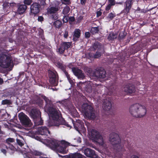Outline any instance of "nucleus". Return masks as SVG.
I'll use <instances>...</instances> for the list:
<instances>
[{
  "mask_svg": "<svg viewBox=\"0 0 158 158\" xmlns=\"http://www.w3.org/2000/svg\"><path fill=\"white\" fill-rule=\"evenodd\" d=\"M72 122L74 128L79 133L81 134V133L85 132V129L84 127V123L81 120H77L75 123H74L72 120Z\"/></svg>",
  "mask_w": 158,
  "mask_h": 158,
  "instance_id": "obj_10",
  "label": "nucleus"
},
{
  "mask_svg": "<svg viewBox=\"0 0 158 158\" xmlns=\"http://www.w3.org/2000/svg\"><path fill=\"white\" fill-rule=\"evenodd\" d=\"M131 158H139V157L135 155H133L131 156Z\"/></svg>",
  "mask_w": 158,
  "mask_h": 158,
  "instance_id": "obj_53",
  "label": "nucleus"
},
{
  "mask_svg": "<svg viewBox=\"0 0 158 158\" xmlns=\"http://www.w3.org/2000/svg\"><path fill=\"white\" fill-rule=\"evenodd\" d=\"M72 71L74 75L78 78L83 79L85 76L82 71L80 69L76 68H73Z\"/></svg>",
  "mask_w": 158,
  "mask_h": 158,
  "instance_id": "obj_14",
  "label": "nucleus"
},
{
  "mask_svg": "<svg viewBox=\"0 0 158 158\" xmlns=\"http://www.w3.org/2000/svg\"><path fill=\"white\" fill-rule=\"evenodd\" d=\"M16 5V3L15 2L9 3L8 2H6L4 3L3 6L4 9L6 10L10 8H13Z\"/></svg>",
  "mask_w": 158,
  "mask_h": 158,
  "instance_id": "obj_23",
  "label": "nucleus"
},
{
  "mask_svg": "<svg viewBox=\"0 0 158 158\" xmlns=\"http://www.w3.org/2000/svg\"><path fill=\"white\" fill-rule=\"evenodd\" d=\"M117 3H118V4H122V3L121 2H118Z\"/></svg>",
  "mask_w": 158,
  "mask_h": 158,
  "instance_id": "obj_57",
  "label": "nucleus"
},
{
  "mask_svg": "<svg viewBox=\"0 0 158 158\" xmlns=\"http://www.w3.org/2000/svg\"><path fill=\"white\" fill-rule=\"evenodd\" d=\"M81 31L79 29H76L74 32L73 36L77 38H78L80 36Z\"/></svg>",
  "mask_w": 158,
  "mask_h": 158,
  "instance_id": "obj_28",
  "label": "nucleus"
},
{
  "mask_svg": "<svg viewBox=\"0 0 158 158\" xmlns=\"http://www.w3.org/2000/svg\"><path fill=\"white\" fill-rule=\"evenodd\" d=\"M70 10V7L69 6H66L65 7H64L63 10V14L64 15H67L69 12Z\"/></svg>",
  "mask_w": 158,
  "mask_h": 158,
  "instance_id": "obj_29",
  "label": "nucleus"
},
{
  "mask_svg": "<svg viewBox=\"0 0 158 158\" xmlns=\"http://www.w3.org/2000/svg\"><path fill=\"white\" fill-rule=\"evenodd\" d=\"M24 3L25 5H29L32 2V0H24Z\"/></svg>",
  "mask_w": 158,
  "mask_h": 158,
  "instance_id": "obj_38",
  "label": "nucleus"
},
{
  "mask_svg": "<svg viewBox=\"0 0 158 158\" xmlns=\"http://www.w3.org/2000/svg\"><path fill=\"white\" fill-rule=\"evenodd\" d=\"M30 115L34 119V123L36 125H41L43 123L40 116V112L37 109H33L31 112Z\"/></svg>",
  "mask_w": 158,
  "mask_h": 158,
  "instance_id": "obj_8",
  "label": "nucleus"
},
{
  "mask_svg": "<svg viewBox=\"0 0 158 158\" xmlns=\"http://www.w3.org/2000/svg\"><path fill=\"white\" fill-rule=\"evenodd\" d=\"M129 112L133 116L141 117L146 113V110L144 106L135 104L131 105L129 108Z\"/></svg>",
  "mask_w": 158,
  "mask_h": 158,
  "instance_id": "obj_3",
  "label": "nucleus"
},
{
  "mask_svg": "<svg viewBox=\"0 0 158 158\" xmlns=\"http://www.w3.org/2000/svg\"><path fill=\"white\" fill-rule=\"evenodd\" d=\"M106 72L105 71L103 70L100 71L99 72L97 71L95 73L96 76L97 77L100 78H104L106 77Z\"/></svg>",
  "mask_w": 158,
  "mask_h": 158,
  "instance_id": "obj_24",
  "label": "nucleus"
},
{
  "mask_svg": "<svg viewBox=\"0 0 158 158\" xmlns=\"http://www.w3.org/2000/svg\"><path fill=\"white\" fill-rule=\"evenodd\" d=\"M73 112L71 111L70 110V111L71 112V113L72 115H73V116H76L77 115V112L76 110L75 109V108L74 107H73Z\"/></svg>",
  "mask_w": 158,
  "mask_h": 158,
  "instance_id": "obj_36",
  "label": "nucleus"
},
{
  "mask_svg": "<svg viewBox=\"0 0 158 158\" xmlns=\"http://www.w3.org/2000/svg\"><path fill=\"white\" fill-rule=\"evenodd\" d=\"M68 36V32L66 30H65L64 32L63 36L65 38H67Z\"/></svg>",
  "mask_w": 158,
  "mask_h": 158,
  "instance_id": "obj_44",
  "label": "nucleus"
},
{
  "mask_svg": "<svg viewBox=\"0 0 158 158\" xmlns=\"http://www.w3.org/2000/svg\"><path fill=\"white\" fill-rule=\"evenodd\" d=\"M81 3L82 5H84L86 1V0H80Z\"/></svg>",
  "mask_w": 158,
  "mask_h": 158,
  "instance_id": "obj_52",
  "label": "nucleus"
},
{
  "mask_svg": "<svg viewBox=\"0 0 158 158\" xmlns=\"http://www.w3.org/2000/svg\"><path fill=\"white\" fill-rule=\"evenodd\" d=\"M96 85L93 84L91 82H89L86 85V91L90 93L92 92V90L94 89V87L96 86Z\"/></svg>",
  "mask_w": 158,
  "mask_h": 158,
  "instance_id": "obj_21",
  "label": "nucleus"
},
{
  "mask_svg": "<svg viewBox=\"0 0 158 158\" xmlns=\"http://www.w3.org/2000/svg\"><path fill=\"white\" fill-rule=\"evenodd\" d=\"M40 5L37 3H34L30 6V15H35L38 13L40 11Z\"/></svg>",
  "mask_w": 158,
  "mask_h": 158,
  "instance_id": "obj_12",
  "label": "nucleus"
},
{
  "mask_svg": "<svg viewBox=\"0 0 158 158\" xmlns=\"http://www.w3.org/2000/svg\"><path fill=\"white\" fill-rule=\"evenodd\" d=\"M140 10V9L139 7H138L137 10H138V11H139Z\"/></svg>",
  "mask_w": 158,
  "mask_h": 158,
  "instance_id": "obj_56",
  "label": "nucleus"
},
{
  "mask_svg": "<svg viewBox=\"0 0 158 158\" xmlns=\"http://www.w3.org/2000/svg\"><path fill=\"white\" fill-rule=\"evenodd\" d=\"M102 14V12L100 11H98L97 12V17H99Z\"/></svg>",
  "mask_w": 158,
  "mask_h": 158,
  "instance_id": "obj_49",
  "label": "nucleus"
},
{
  "mask_svg": "<svg viewBox=\"0 0 158 158\" xmlns=\"http://www.w3.org/2000/svg\"><path fill=\"white\" fill-rule=\"evenodd\" d=\"M48 73L50 83L53 85L56 86L58 83L56 72L55 71L53 72L51 70H49Z\"/></svg>",
  "mask_w": 158,
  "mask_h": 158,
  "instance_id": "obj_11",
  "label": "nucleus"
},
{
  "mask_svg": "<svg viewBox=\"0 0 158 158\" xmlns=\"http://www.w3.org/2000/svg\"><path fill=\"white\" fill-rule=\"evenodd\" d=\"M69 19V17L66 16H64L63 19V21L64 23H67Z\"/></svg>",
  "mask_w": 158,
  "mask_h": 158,
  "instance_id": "obj_45",
  "label": "nucleus"
},
{
  "mask_svg": "<svg viewBox=\"0 0 158 158\" xmlns=\"http://www.w3.org/2000/svg\"><path fill=\"white\" fill-rule=\"evenodd\" d=\"M35 139L49 146L52 150L63 154L67 153L68 151L67 147L71 145L76 146L75 145H70V143L64 140L60 141L54 139L50 140L47 139L43 141V139L37 136L35 137Z\"/></svg>",
  "mask_w": 158,
  "mask_h": 158,
  "instance_id": "obj_2",
  "label": "nucleus"
},
{
  "mask_svg": "<svg viewBox=\"0 0 158 158\" xmlns=\"http://www.w3.org/2000/svg\"><path fill=\"white\" fill-rule=\"evenodd\" d=\"M109 141L113 145L114 149L118 152L124 151V148L120 145V139L119 135L114 133H111L110 135Z\"/></svg>",
  "mask_w": 158,
  "mask_h": 158,
  "instance_id": "obj_4",
  "label": "nucleus"
},
{
  "mask_svg": "<svg viewBox=\"0 0 158 158\" xmlns=\"http://www.w3.org/2000/svg\"><path fill=\"white\" fill-rule=\"evenodd\" d=\"M14 141V140L13 139L11 138H9L6 139V142L8 144L10 143V142H13Z\"/></svg>",
  "mask_w": 158,
  "mask_h": 158,
  "instance_id": "obj_39",
  "label": "nucleus"
},
{
  "mask_svg": "<svg viewBox=\"0 0 158 158\" xmlns=\"http://www.w3.org/2000/svg\"><path fill=\"white\" fill-rule=\"evenodd\" d=\"M124 92L127 93L131 94L134 93L135 91V89L134 86L132 84H129L126 85L124 88Z\"/></svg>",
  "mask_w": 158,
  "mask_h": 158,
  "instance_id": "obj_17",
  "label": "nucleus"
},
{
  "mask_svg": "<svg viewBox=\"0 0 158 158\" xmlns=\"http://www.w3.org/2000/svg\"><path fill=\"white\" fill-rule=\"evenodd\" d=\"M18 117L22 124L26 127H31L32 123L29 118L24 113L21 112L18 114Z\"/></svg>",
  "mask_w": 158,
  "mask_h": 158,
  "instance_id": "obj_9",
  "label": "nucleus"
},
{
  "mask_svg": "<svg viewBox=\"0 0 158 158\" xmlns=\"http://www.w3.org/2000/svg\"><path fill=\"white\" fill-rule=\"evenodd\" d=\"M7 54L4 52H0V66L5 68H8L11 63L10 58Z\"/></svg>",
  "mask_w": 158,
  "mask_h": 158,
  "instance_id": "obj_7",
  "label": "nucleus"
},
{
  "mask_svg": "<svg viewBox=\"0 0 158 158\" xmlns=\"http://www.w3.org/2000/svg\"><path fill=\"white\" fill-rule=\"evenodd\" d=\"M77 141L78 143H81V140L80 138L79 137L78 138V139Z\"/></svg>",
  "mask_w": 158,
  "mask_h": 158,
  "instance_id": "obj_55",
  "label": "nucleus"
},
{
  "mask_svg": "<svg viewBox=\"0 0 158 158\" xmlns=\"http://www.w3.org/2000/svg\"><path fill=\"white\" fill-rule=\"evenodd\" d=\"M27 8V6L25 5H21L19 7L17 11V14H23Z\"/></svg>",
  "mask_w": 158,
  "mask_h": 158,
  "instance_id": "obj_22",
  "label": "nucleus"
},
{
  "mask_svg": "<svg viewBox=\"0 0 158 158\" xmlns=\"http://www.w3.org/2000/svg\"><path fill=\"white\" fill-rule=\"evenodd\" d=\"M101 56V53L97 52L94 56V58H98Z\"/></svg>",
  "mask_w": 158,
  "mask_h": 158,
  "instance_id": "obj_40",
  "label": "nucleus"
},
{
  "mask_svg": "<svg viewBox=\"0 0 158 158\" xmlns=\"http://www.w3.org/2000/svg\"><path fill=\"white\" fill-rule=\"evenodd\" d=\"M10 102V101L8 100H4L2 101V104L5 105L9 104Z\"/></svg>",
  "mask_w": 158,
  "mask_h": 158,
  "instance_id": "obj_43",
  "label": "nucleus"
},
{
  "mask_svg": "<svg viewBox=\"0 0 158 158\" xmlns=\"http://www.w3.org/2000/svg\"><path fill=\"white\" fill-rule=\"evenodd\" d=\"M59 67L62 70L64 71L65 69V66L64 65L61 63L58 64Z\"/></svg>",
  "mask_w": 158,
  "mask_h": 158,
  "instance_id": "obj_42",
  "label": "nucleus"
},
{
  "mask_svg": "<svg viewBox=\"0 0 158 158\" xmlns=\"http://www.w3.org/2000/svg\"><path fill=\"white\" fill-rule=\"evenodd\" d=\"M58 10L59 8L57 6H51L47 9V13L48 14H55L56 13Z\"/></svg>",
  "mask_w": 158,
  "mask_h": 158,
  "instance_id": "obj_20",
  "label": "nucleus"
},
{
  "mask_svg": "<svg viewBox=\"0 0 158 158\" xmlns=\"http://www.w3.org/2000/svg\"><path fill=\"white\" fill-rule=\"evenodd\" d=\"M93 50H95L98 49V50L102 51L103 52V46L101 45V44L98 43H95L93 45Z\"/></svg>",
  "mask_w": 158,
  "mask_h": 158,
  "instance_id": "obj_25",
  "label": "nucleus"
},
{
  "mask_svg": "<svg viewBox=\"0 0 158 158\" xmlns=\"http://www.w3.org/2000/svg\"><path fill=\"white\" fill-rule=\"evenodd\" d=\"M81 110L84 114V117L87 118L93 119L96 115L92 106L87 103H84L82 106Z\"/></svg>",
  "mask_w": 158,
  "mask_h": 158,
  "instance_id": "obj_6",
  "label": "nucleus"
},
{
  "mask_svg": "<svg viewBox=\"0 0 158 158\" xmlns=\"http://www.w3.org/2000/svg\"><path fill=\"white\" fill-rule=\"evenodd\" d=\"M57 19V17L56 16V17H55V18H54V19Z\"/></svg>",
  "mask_w": 158,
  "mask_h": 158,
  "instance_id": "obj_58",
  "label": "nucleus"
},
{
  "mask_svg": "<svg viewBox=\"0 0 158 158\" xmlns=\"http://www.w3.org/2000/svg\"><path fill=\"white\" fill-rule=\"evenodd\" d=\"M117 37V35L113 33H111L110 34L108 37V39L109 40H112L114 39H115Z\"/></svg>",
  "mask_w": 158,
  "mask_h": 158,
  "instance_id": "obj_32",
  "label": "nucleus"
},
{
  "mask_svg": "<svg viewBox=\"0 0 158 158\" xmlns=\"http://www.w3.org/2000/svg\"><path fill=\"white\" fill-rule=\"evenodd\" d=\"M52 89L53 90H54V89H53V88H52Z\"/></svg>",
  "mask_w": 158,
  "mask_h": 158,
  "instance_id": "obj_60",
  "label": "nucleus"
},
{
  "mask_svg": "<svg viewBox=\"0 0 158 158\" xmlns=\"http://www.w3.org/2000/svg\"><path fill=\"white\" fill-rule=\"evenodd\" d=\"M8 146H7V148H8V150L9 149L12 150H14L15 149V148L14 147V146H13L12 145H11L10 144H8Z\"/></svg>",
  "mask_w": 158,
  "mask_h": 158,
  "instance_id": "obj_41",
  "label": "nucleus"
},
{
  "mask_svg": "<svg viewBox=\"0 0 158 158\" xmlns=\"http://www.w3.org/2000/svg\"><path fill=\"white\" fill-rule=\"evenodd\" d=\"M38 20L39 21L42 22L43 20V17L41 16H39Z\"/></svg>",
  "mask_w": 158,
  "mask_h": 158,
  "instance_id": "obj_51",
  "label": "nucleus"
},
{
  "mask_svg": "<svg viewBox=\"0 0 158 158\" xmlns=\"http://www.w3.org/2000/svg\"><path fill=\"white\" fill-rule=\"evenodd\" d=\"M65 74L68 80L70 83L71 85H73V84L74 82L73 80H72L70 77L68 73L66 72H65Z\"/></svg>",
  "mask_w": 158,
  "mask_h": 158,
  "instance_id": "obj_35",
  "label": "nucleus"
},
{
  "mask_svg": "<svg viewBox=\"0 0 158 158\" xmlns=\"http://www.w3.org/2000/svg\"><path fill=\"white\" fill-rule=\"evenodd\" d=\"M1 148V152L3 153L4 154L6 155V149H8L7 146L5 144H3L1 145V146L0 147Z\"/></svg>",
  "mask_w": 158,
  "mask_h": 158,
  "instance_id": "obj_27",
  "label": "nucleus"
},
{
  "mask_svg": "<svg viewBox=\"0 0 158 158\" xmlns=\"http://www.w3.org/2000/svg\"><path fill=\"white\" fill-rule=\"evenodd\" d=\"M98 29L97 27H92L90 30V32L93 34H95L98 32Z\"/></svg>",
  "mask_w": 158,
  "mask_h": 158,
  "instance_id": "obj_33",
  "label": "nucleus"
},
{
  "mask_svg": "<svg viewBox=\"0 0 158 158\" xmlns=\"http://www.w3.org/2000/svg\"><path fill=\"white\" fill-rule=\"evenodd\" d=\"M134 0H126L125 2L123 13L127 14L129 12L134 2Z\"/></svg>",
  "mask_w": 158,
  "mask_h": 158,
  "instance_id": "obj_13",
  "label": "nucleus"
},
{
  "mask_svg": "<svg viewBox=\"0 0 158 158\" xmlns=\"http://www.w3.org/2000/svg\"><path fill=\"white\" fill-rule=\"evenodd\" d=\"M115 16V14L112 12L109 13L107 17V19L109 20H112Z\"/></svg>",
  "mask_w": 158,
  "mask_h": 158,
  "instance_id": "obj_34",
  "label": "nucleus"
},
{
  "mask_svg": "<svg viewBox=\"0 0 158 158\" xmlns=\"http://www.w3.org/2000/svg\"><path fill=\"white\" fill-rule=\"evenodd\" d=\"M84 154L87 156L92 158H99L94 151L89 148H86L84 151Z\"/></svg>",
  "mask_w": 158,
  "mask_h": 158,
  "instance_id": "obj_15",
  "label": "nucleus"
},
{
  "mask_svg": "<svg viewBox=\"0 0 158 158\" xmlns=\"http://www.w3.org/2000/svg\"><path fill=\"white\" fill-rule=\"evenodd\" d=\"M63 4L69 5L70 3V0H61Z\"/></svg>",
  "mask_w": 158,
  "mask_h": 158,
  "instance_id": "obj_37",
  "label": "nucleus"
},
{
  "mask_svg": "<svg viewBox=\"0 0 158 158\" xmlns=\"http://www.w3.org/2000/svg\"><path fill=\"white\" fill-rule=\"evenodd\" d=\"M110 3V4L112 5H114L115 4V0H108Z\"/></svg>",
  "mask_w": 158,
  "mask_h": 158,
  "instance_id": "obj_46",
  "label": "nucleus"
},
{
  "mask_svg": "<svg viewBox=\"0 0 158 158\" xmlns=\"http://www.w3.org/2000/svg\"><path fill=\"white\" fill-rule=\"evenodd\" d=\"M71 45L69 42H63L60 44V47L58 49V52L60 53H62L64 50L69 48Z\"/></svg>",
  "mask_w": 158,
  "mask_h": 158,
  "instance_id": "obj_16",
  "label": "nucleus"
},
{
  "mask_svg": "<svg viewBox=\"0 0 158 158\" xmlns=\"http://www.w3.org/2000/svg\"><path fill=\"white\" fill-rule=\"evenodd\" d=\"M69 21L71 22H73L75 20L74 17L73 16L70 17L69 18Z\"/></svg>",
  "mask_w": 158,
  "mask_h": 158,
  "instance_id": "obj_50",
  "label": "nucleus"
},
{
  "mask_svg": "<svg viewBox=\"0 0 158 158\" xmlns=\"http://www.w3.org/2000/svg\"><path fill=\"white\" fill-rule=\"evenodd\" d=\"M54 24L56 27L59 28L62 25V22L61 21L57 20L55 22Z\"/></svg>",
  "mask_w": 158,
  "mask_h": 158,
  "instance_id": "obj_31",
  "label": "nucleus"
},
{
  "mask_svg": "<svg viewBox=\"0 0 158 158\" xmlns=\"http://www.w3.org/2000/svg\"><path fill=\"white\" fill-rule=\"evenodd\" d=\"M90 34L89 32H86L85 33V37L89 38L90 37Z\"/></svg>",
  "mask_w": 158,
  "mask_h": 158,
  "instance_id": "obj_47",
  "label": "nucleus"
},
{
  "mask_svg": "<svg viewBox=\"0 0 158 158\" xmlns=\"http://www.w3.org/2000/svg\"><path fill=\"white\" fill-rule=\"evenodd\" d=\"M42 99L45 101L46 105L44 110L48 112L49 116V119L48 120L47 124L48 126H58L60 124H62L70 129L71 126L62 118L60 111L55 106L52 105L51 100L48 98L43 95H41L40 98H38L36 103L41 106L43 104Z\"/></svg>",
  "mask_w": 158,
  "mask_h": 158,
  "instance_id": "obj_1",
  "label": "nucleus"
},
{
  "mask_svg": "<svg viewBox=\"0 0 158 158\" xmlns=\"http://www.w3.org/2000/svg\"><path fill=\"white\" fill-rule=\"evenodd\" d=\"M88 130L89 137L93 141L98 143L99 145H103L104 140L100 133L96 130L91 129L88 126Z\"/></svg>",
  "mask_w": 158,
  "mask_h": 158,
  "instance_id": "obj_5",
  "label": "nucleus"
},
{
  "mask_svg": "<svg viewBox=\"0 0 158 158\" xmlns=\"http://www.w3.org/2000/svg\"><path fill=\"white\" fill-rule=\"evenodd\" d=\"M83 156L79 153H76L72 155L70 158H83Z\"/></svg>",
  "mask_w": 158,
  "mask_h": 158,
  "instance_id": "obj_30",
  "label": "nucleus"
},
{
  "mask_svg": "<svg viewBox=\"0 0 158 158\" xmlns=\"http://www.w3.org/2000/svg\"><path fill=\"white\" fill-rule=\"evenodd\" d=\"M38 132L40 135H48L50 134V132L46 127H39L38 130Z\"/></svg>",
  "mask_w": 158,
  "mask_h": 158,
  "instance_id": "obj_18",
  "label": "nucleus"
},
{
  "mask_svg": "<svg viewBox=\"0 0 158 158\" xmlns=\"http://www.w3.org/2000/svg\"><path fill=\"white\" fill-rule=\"evenodd\" d=\"M112 6V5H110V4H109L108 5H107L106 8V10H109L111 8V6Z\"/></svg>",
  "mask_w": 158,
  "mask_h": 158,
  "instance_id": "obj_48",
  "label": "nucleus"
},
{
  "mask_svg": "<svg viewBox=\"0 0 158 158\" xmlns=\"http://www.w3.org/2000/svg\"><path fill=\"white\" fill-rule=\"evenodd\" d=\"M111 99L109 98L106 99L104 101L102 107L106 110H110L111 107Z\"/></svg>",
  "mask_w": 158,
  "mask_h": 158,
  "instance_id": "obj_19",
  "label": "nucleus"
},
{
  "mask_svg": "<svg viewBox=\"0 0 158 158\" xmlns=\"http://www.w3.org/2000/svg\"><path fill=\"white\" fill-rule=\"evenodd\" d=\"M16 136H17V138L16 139L17 143L21 147H22V146L24 144V142H23V141L21 140L20 139H19V138H21L22 139H23V138L22 136L19 135L18 134H17L16 135Z\"/></svg>",
  "mask_w": 158,
  "mask_h": 158,
  "instance_id": "obj_26",
  "label": "nucleus"
},
{
  "mask_svg": "<svg viewBox=\"0 0 158 158\" xmlns=\"http://www.w3.org/2000/svg\"><path fill=\"white\" fill-rule=\"evenodd\" d=\"M59 155V156H61V157H62V156H61L60 155H59H59Z\"/></svg>",
  "mask_w": 158,
  "mask_h": 158,
  "instance_id": "obj_59",
  "label": "nucleus"
},
{
  "mask_svg": "<svg viewBox=\"0 0 158 158\" xmlns=\"http://www.w3.org/2000/svg\"><path fill=\"white\" fill-rule=\"evenodd\" d=\"M3 83V79L0 77V85L2 84Z\"/></svg>",
  "mask_w": 158,
  "mask_h": 158,
  "instance_id": "obj_54",
  "label": "nucleus"
}]
</instances>
